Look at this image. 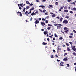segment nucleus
<instances>
[{
  "mask_svg": "<svg viewBox=\"0 0 76 76\" xmlns=\"http://www.w3.org/2000/svg\"><path fill=\"white\" fill-rule=\"evenodd\" d=\"M63 23H64L65 24H67L69 23V21L66 20H64L63 22Z\"/></svg>",
  "mask_w": 76,
  "mask_h": 76,
  "instance_id": "nucleus-1",
  "label": "nucleus"
},
{
  "mask_svg": "<svg viewBox=\"0 0 76 76\" xmlns=\"http://www.w3.org/2000/svg\"><path fill=\"white\" fill-rule=\"evenodd\" d=\"M17 13V14L18 15H19V13L20 16H22V13L21 12L18 11Z\"/></svg>",
  "mask_w": 76,
  "mask_h": 76,
  "instance_id": "nucleus-2",
  "label": "nucleus"
},
{
  "mask_svg": "<svg viewBox=\"0 0 76 76\" xmlns=\"http://www.w3.org/2000/svg\"><path fill=\"white\" fill-rule=\"evenodd\" d=\"M63 8H64V6H62V7L60 8V9L59 10V11L60 12H62L61 10H62Z\"/></svg>",
  "mask_w": 76,
  "mask_h": 76,
  "instance_id": "nucleus-3",
  "label": "nucleus"
},
{
  "mask_svg": "<svg viewBox=\"0 0 76 76\" xmlns=\"http://www.w3.org/2000/svg\"><path fill=\"white\" fill-rule=\"evenodd\" d=\"M39 21H38V20H36V21L35 22V24L36 25V24H37V23H39Z\"/></svg>",
  "mask_w": 76,
  "mask_h": 76,
  "instance_id": "nucleus-4",
  "label": "nucleus"
},
{
  "mask_svg": "<svg viewBox=\"0 0 76 76\" xmlns=\"http://www.w3.org/2000/svg\"><path fill=\"white\" fill-rule=\"evenodd\" d=\"M67 57H66L64 59H63V60L64 61H67V60H67Z\"/></svg>",
  "mask_w": 76,
  "mask_h": 76,
  "instance_id": "nucleus-5",
  "label": "nucleus"
},
{
  "mask_svg": "<svg viewBox=\"0 0 76 76\" xmlns=\"http://www.w3.org/2000/svg\"><path fill=\"white\" fill-rule=\"evenodd\" d=\"M44 34H45V35H47V34H48V32H47V31H44Z\"/></svg>",
  "mask_w": 76,
  "mask_h": 76,
  "instance_id": "nucleus-6",
  "label": "nucleus"
},
{
  "mask_svg": "<svg viewBox=\"0 0 76 76\" xmlns=\"http://www.w3.org/2000/svg\"><path fill=\"white\" fill-rule=\"evenodd\" d=\"M41 23L42 25V26H44V25H45V23L41 22Z\"/></svg>",
  "mask_w": 76,
  "mask_h": 76,
  "instance_id": "nucleus-7",
  "label": "nucleus"
},
{
  "mask_svg": "<svg viewBox=\"0 0 76 76\" xmlns=\"http://www.w3.org/2000/svg\"><path fill=\"white\" fill-rule=\"evenodd\" d=\"M61 28V26H58L57 27V28L58 29H60Z\"/></svg>",
  "mask_w": 76,
  "mask_h": 76,
  "instance_id": "nucleus-8",
  "label": "nucleus"
},
{
  "mask_svg": "<svg viewBox=\"0 0 76 76\" xmlns=\"http://www.w3.org/2000/svg\"><path fill=\"white\" fill-rule=\"evenodd\" d=\"M28 11H26L25 12V15H27V16H29V15L28 14H28Z\"/></svg>",
  "mask_w": 76,
  "mask_h": 76,
  "instance_id": "nucleus-9",
  "label": "nucleus"
},
{
  "mask_svg": "<svg viewBox=\"0 0 76 76\" xmlns=\"http://www.w3.org/2000/svg\"><path fill=\"white\" fill-rule=\"evenodd\" d=\"M72 10L73 11H76V8L75 7H74L72 9Z\"/></svg>",
  "mask_w": 76,
  "mask_h": 76,
  "instance_id": "nucleus-10",
  "label": "nucleus"
},
{
  "mask_svg": "<svg viewBox=\"0 0 76 76\" xmlns=\"http://www.w3.org/2000/svg\"><path fill=\"white\" fill-rule=\"evenodd\" d=\"M67 29H68V28L66 27L64 28L63 30H65V31H66V30H67Z\"/></svg>",
  "mask_w": 76,
  "mask_h": 76,
  "instance_id": "nucleus-11",
  "label": "nucleus"
},
{
  "mask_svg": "<svg viewBox=\"0 0 76 76\" xmlns=\"http://www.w3.org/2000/svg\"><path fill=\"white\" fill-rule=\"evenodd\" d=\"M61 50V48H59V47H58L57 48V51H58L59 50Z\"/></svg>",
  "mask_w": 76,
  "mask_h": 76,
  "instance_id": "nucleus-12",
  "label": "nucleus"
},
{
  "mask_svg": "<svg viewBox=\"0 0 76 76\" xmlns=\"http://www.w3.org/2000/svg\"><path fill=\"white\" fill-rule=\"evenodd\" d=\"M72 49L74 51H76V49L75 47H73L72 48Z\"/></svg>",
  "mask_w": 76,
  "mask_h": 76,
  "instance_id": "nucleus-13",
  "label": "nucleus"
},
{
  "mask_svg": "<svg viewBox=\"0 0 76 76\" xmlns=\"http://www.w3.org/2000/svg\"><path fill=\"white\" fill-rule=\"evenodd\" d=\"M40 7H41L42 8H43L45 7V6L44 5H40L39 6Z\"/></svg>",
  "mask_w": 76,
  "mask_h": 76,
  "instance_id": "nucleus-14",
  "label": "nucleus"
},
{
  "mask_svg": "<svg viewBox=\"0 0 76 76\" xmlns=\"http://www.w3.org/2000/svg\"><path fill=\"white\" fill-rule=\"evenodd\" d=\"M66 49L68 51H70V49L69 48H67Z\"/></svg>",
  "mask_w": 76,
  "mask_h": 76,
  "instance_id": "nucleus-15",
  "label": "nucleus"
},
{
  "mask_svg": "<svg viewBox=\"0 0 76 76\" xmlns=\"http://www.w3.org/2000/svg\"><path fill=\"white\" fill-rule=\"evenodd\" d=\"M36 15V13L35 14V13L34 12L31 14V16H34V15Z\"/></svg>",
  "mask_w": 76,
  "mask_h": 76,
  "instance_id": "nucleus-16",
  "label": "nucleus"
},
{
  "mask_svg": "<svg viewBox=\"0 0 76 76\" xmlns=\"http://www.w3.org/2000/svg\"><path fill=\"white\" fill-rule=\"evenodd\" d=\"M64 9H65V10H67V7L66 6H65Z\"/></svg>",
  "mask_w": 76,
  "mask_h": 76,
  "instance_id": "nucleus-17",
  "label": "nucleus"
},
{
  "mask_svg": "<svg viewBox=\"0 0 76 76\" xmlns=\"http://www.w3.org/2000/svg\"><path fill=\"white\" fill-rule=\"evenodd\" d=\"M69 31V30H67L66 31L65 30L64 31V32H65L66 33V34L68 33V32Z\"/></svg>",
  "mask_w": 76,
  "mask_h": 76,
  "instance_id": "nucleus-18",
  "label": "nucleus"
},
{
  "mask_svg": "<svg viewBox=\"0 0 76 76\" xmlns=\"http://www.w3.org/2000/svg\"><path fill=\"white\" fill-rule=\"evenodd\" d=\"M34 10V7H32L30 9V10Z\"/></svg>",
  "mask_w": 76,
  "mask_h": 76,
  "instance_id": "nucleus-19",
  "label": "nucleus"
},
{
  "mask_svg": "<svg viewBox=\"0 0 76 76\" xmlns=\"http://www.w3.org/2000/svg\"><path fill=\"white\" fill-rule=\"evenodd\" d=\"M51 16L53 18H54V17H55L56 16V14L52 15Z\"/></svg>",
  "mask_w": 76,
  "mask_h": 76,
  "instance_id": "nucleus-20",
  "label": "nucleus"
},
{
  "mask_svg": "<svg viewBox=\"0 0 76 76\" xmlns=\"http://www.w3.org/2000/svg\"><path fill=\"white\" fill-rule=\"evenodd\" d=\"M65 44L66 45H67V46H69V45H70L68 43H66Z\"/></svg>",
  "mask_w": 76,
  "mask_h": 76,
  "instance_id": "nucleus-21",
  "label": "nucleus"
},
{
  "mask_svg": "<svg viewBox=\"0 0 76 76\" xmlns=\"http://www.w3.org/2000/svg\"><path fill=\"white\" fill-rule=\"evenodd\" d=\"M62 20H63V18L61 17L60 18V22H62Z\"/></svg>",
  "mask_w": 76,
  "mask_h": 76,
  "instance_id": "nucleus-22",
  "label": "nucleus"
},
{
  "mask_svg": "<svg viewBox=\"0 0 76 76\" xmlns=\"http://www.w3.org/2000/svg\"><path fill=\"white\" fill-rule=\"evenodd\" d=\"M64 12H69V10H64Z\"/></svg>",
  "mask_w": 76,
  "mask_h": 76,
  "instance_id": "nucleus-23",
  "label": "nucleus"
},
{
  "mask_svg": "<svg viewBox=\"0 0 76 76\" xmlns=\"http://www.w3.org/2000/svg\"><path fill=\"white\" fill-rule=\"evenodd\" d=\"M26 4H30V3H29V1H26Z\"/></svg>",
  "mask_w": 76,
  "mask_h": 76,
  "instance_id": "nucleus-24",
  "label": "nucleus"
},
{
  "mask_svg": "<svg viewBox=\"0 0 76 76\" xmlns=\"http://www.w3.org/2000/svg\"><path fill=\"white\" fill-rule=\"evenodd\" d=\"M47 29L48 30H50L51 29V27H48V28H47Z\"/></svg>",
  "mask_w": 76,
  "mask_h": 76,
  "instance_id": "nucleus-25",
  "label": "nucleus"
},
{
  "mask_svg": "<svg viewBox=\"0 0 76 76\" xmlns=\"http://www.w3.org/2000/svg\"><path fill=\"white\" fill-rule=\"evenodd\" d=\"M69 38H73V36H69Z\"/></svg>",
  "mask_w": 76,
  "mask_h": 76,
  "instance_id": "nucleus-26",
  "label": "nucleus"
},
{
  "mask_svg": "<svg viewBox=\"0 0 76 76\" xmlns=\"http://www.w3.org/2000/svg\"><path fill=\"white\" fill-rule=\"evenodd\" d=\"M51 58H54V56H53V55H51Z\"/></svg>",
  "mask_w": 76,
  "mask_h": 76,
  "instance_id": "nucleus-27",
  "label": "nucleus"
},
{
  "mask_svg": "<svg viewBox=\"0 0 76 76\" xmlns=\"http://www.w3.org/2000/svg\"><path fill=\"white\" fill-rule=\"evenodd\" d=\"M65 18H66V19H69V18H70L69 17V16H66L65 17Z\"/></svg>",
  "mask_w": 76,
  "mask_h": 76,
  "instance_id": "nucleus-28",
  "label": "nucleus"
},
{
  "mask_svg": "<svg viewBox=\"0 0 76 76\" xmlns=\"http://www.w3.org/2000/svg\"><path fill=\"white\" fill-rule=\"evenodd\" d=\"M29 7H29V6H27L26 7V9H29Z\"/></svg>",
  "mask_w": 76,
  "mask_h": 76,
  "instance_id": "nucleus-29",
  "label": "nucleus"
},
{
  "mask_svg": "<svg viewBox=\"0 0 76 76\" xmlns=\"http://www.w3.org/2000/svg\"><path fill=\"white\" fill-rule=\"evenodd\" d=\"M48 26H52V25L51 24H48Z\"/></svg>",
  "mask_w": 76,
  "mask_h": 76,
  "instance_id": "nucleus-30",
  "label": "nucleus"
},
{
  "mask_svg": "<svg viewBox=\"0 0 76 76\" xmlns=\"http://www.w3.org/2000/svg\"><path fill=\"white\" fill-rule=\"evenodd\" d=\"M42 44L43 45H46V44H47V43H45L44 42H43Z\"/></svg>",
  "mask_w": 76,
  "mask_h": 76,
  "instance_id": "nucleus-31",
  "label": "nucleus"
},
{
  "mask_svg": "<svg viewBox=\"0 0 76 76\" xmlns=\"http://www.w3.org/2000/svg\"><path fill=\"white\" fill-rule=\"evenodd\" d=\"M69 13H71L72 14H73V12L71 11H70Z\"/></svg>",
  "mask_w": 76,
  "mask_h": 76,
  "instance_id": "nucleus-32",
  "label": "nucleus"
},
{
  "mask_svg": "<svg viewBox=\"0 0 76 76\" xmlns=\"http://www.w3.org/2000/svg\"><path fill=\"white\" fill-rule=\"evenodd\" d=\"M66 55H67V53H65L64 54V56H66Z\"/></svg>",
  "mask_w": 76,
  "mask_h": 76,
  "instance_id": "nucleus-33",
  "label": "nucleus"
},
{
  "mask_svg": "<svg viewBox=\"0 0 76 76\" xmlns=\"http://www.w3.org/2000/svg\"><path fill=\"white\" fill-rule=\"evenodd\" d=\"M55 4L56 5H58V2H56L55 3Z\"/></svg>",
  "mask_w": 76,
  "mask_h": 76,
  "instance_id": "nucleus-34",
  "label": "nucleus"
},
{
  "mask_svg": "<svg viewBox=\"0 0 76 76\" xmlns=\"http://www.w3.org/2000/svg\"><path fill=\"white\" fill-rule=\"evenodd\" d=\"M60 66H64V65L62 64H61V63H60Z\"/></svg>",
  "mask_w": 76,
  "mask_h": 76,
  "instance_id": "nucleus-35",
  "label": "nucleus"
},
{
  "mask_svg": "<svg viewBox=\"0 0 76 76\" xmlns=\"http://www.w3.org/2000/svg\"><path fill=\"white\" fill-rule=\"evenodd\" d=\"M54 35H55V37H58V36H57V34H55Z\"/></svg>",
  "mask_w": 76,
  "mask_h": 76,
  "instance_id": "nucleus-36",
  "label": "nucleus"
},
{
  "mask_svg": "<svg viewBox=\"0 0 76 76\" xmlns=\"http://www.w3.org/2000/svg\"><path fill=\"white\" fill-rule=\"evenodd\" d=\"M73 32H74V33H75V34H76V31L75 30H73Z\"/></svg>",
  "mask_w": 76,
  "mask_h": 76,
  "instance_id": "nucleus-37",
  "label": "nucleus"
},
{
  "mask_svg": "<svg viewBox=\"0 0 76 76\" xmlns=\"http://www.w3.org/2000/svg\"><path fill=\"white\" fill-rule=\"evenodd\" d=\"M39 10L42 13H43V11H42V10H40V9H39Z\"/></svg>",
  "mask_w": 76,
  "mask_h": 76,
  "instance_id": "nucleus-38",
  "label": "nucleus"
},
{
  "mask_svg": "<svg viewBox=\"0 0 76 76\" xmlns=\"http://www.w3.org/2000/svg\"><path fill=\"white\" fill-rule=\"evenodd\" d=\"M33 5V4L31 3V4H30V6H31Z\"/></svg>",
  "mask_w": 76,
  "mask_h": 76,
  "instance_id": "nucleus-39",
  "label": "nucleus"
},
{
  "mask_svg": "<svg viewBox=\"0 0 76 76\" xmlns=\"http://www.w3.org/2000/svg\"><path fill=\"white\" fill-rule=\"evenodd\" d=\"M45 22H46V23H48V20H46L45 21Z\"/></svg>",
  "mask_w": 76,
  "mask_h": 76,
  "instance_id": "nucleus-40",
  "label": "nucleus"
},
{
  "mask_svg": "<svg viewBox=\"0 0 76 76\" xmlns=\"http://www.w3.org/2000/svg\"><path fill=\"white\" fill-rule=\"evenodd\" d=\"M59 39H60V40H62V39H63V37H61L59 38Z\"/></svg>",
  "mask_w": 76,
  "mask_h": 76,
  "instance_id": "nucleus-41",
  "label": "nucleus"
},
{
  "mask_svg": "<svg viewBox=\"0 0 76 76\" xmlns=\"http://www.w3.org/2000/svg\"><path fill=\"white\" fill-rule=\"evenodd\" d=\"M30 19V21H32V17H31Z\"/></svg>",
  "mask_w": 76,
  "mask_h": 76,
  "instance_id": "nucleus-42",
  "label": "nucleus"
},
{
  "mask_svg": "<svg viewBox=\"0 0 76 76\" xmlns=\"http://www.w3.org/2000/svg\"><path fill=\"white\" fill-rule=\"evenodd\" d=\"M26 8H24V10H23V12H25V10Z\"/></svg>",
  "mask_w": 76,
  "mask_h": 76,
  "instance_id": "nucleus-43",
  "label": "nucleus"
},
{
  "mask_svg": "<svg viewBox=\"0 0 76 76\" xmlns=\"http://www.w3.org/2000/svg\"><path fill=\"white\" fill-rule=\"evenodd\" d=\"M67 1L68 2H70L72 1V0H68Z\"/></svg>",
  "mask_w": 76,
  "mask_h": 76,
  "instance_id": "nucleus-44",
  "label": "nucleus"
},
{
  "mask_svg": "<svg viewBox=\"0 0 76 76\" xmlns=\"http://www.w3.org/2000/svg\"><path fill=\"white\" fill-rule=\"evenodd\" d=\"M70 35H71L72 36H73V33H70Z\"/></svg>",
  "mask_w": 76,
  "mask_h": 76,
  "instance_id": "nucleus-45",
  "label": "nucleus"
},
{
  "mask_svg": "<svg viewBox=\"0 0 76 76\" xmlns=\"http://www.w3.org/2000/svg\"><path fill=\"white\" fill-rule=\"evenodd\" d=\"M19 9L20 10H22V8H21V7H19Z\"/></svg>",
  "mask_w": 76,
  "mask_h": 76,
  "instance_id": "nucleus-46",
  "label": "nucleus"
},
{
  "mask_svg": "<svg viewBox=\"0 0 76 76\" xmlns=\"http://www.w3.org/2000/svg\"><path fill=\"white\" fill-rule=\"evenodd\" d=\"M66 65H67V67H70V65L69 64H67Z\"/></svg>",
  "mask_w": 76,
  "mask_h": 76,
  "instance_id": "nucleus-47",
  "label": "nucleus"
},
{
  "mask_svg": "<svg viewBox=\"0 0 76 76\" xmlns=\"http://www.w3.org/2000/svg\"><path fill=\"white\" fill-rule=\"evenodd\" d=\"M54 26H58V24H55L54 25Z\"/></svg>",
  "mask_w": 76,
  "mask_h": 76,
  "instance_id": "nucleus-48",
  "label": "nucleus"
},
{
  "mask_svg": "<svg viewBox=\"0 0 76 76\" xmlns=\"http://www.w3.org/2000/svg\"><path fill=\"white\" fill-rule=\"evenodd\" d=\"M55 57H58V56L57 55H56Z\"/></svg>",
  "mask_w": 76,
  "mask_h": 76,
  "instance_id": "nucleus-49",
  "label": "nucleus"
},
{
  "mask_svg": "<svg viewBox=\"0 0 76 76\" xmlns=\"http://www.w3.org/2000/svg\"><path fill=\"white\" fill-rule=\"evenodd\" d=\"M23 3L20 4V6H21V7H22V5H23Z\"/></svg>",
  "mask_w": 76,
  "mask_h": 76,
  "instance_id": "nucleus-50",
  "label": "nucleus"
},
{
  "mask_svg": "<svg viewBox=\"0 0 76 76\" xmlns=\"http://www.w3.org/2000/svg\"><path fill=\"white\" fill-rule=\"evenodd\" d=\"M49 6L50 7H53V5H49Z\"/></svg>",
  "mask_w": 76,
  "mask_h": 76,
  "instance_id": "nucleus-51",
  "label": "nucleus"
},
{
  "mask_svg": "<svg viewBox=\"0 0 76 76\" xmlns=\"http://www.w3.org/2000/svg\"><path fill=\"white\" fill-rule=\"evenodd\" d=\"M69 43L71 44V45H72V42H69Z\"/></svg>",
  "mask_w": 76,
  "mask_h": 76,
  "instance_id": "nucleus-52",
  "label": "nucleus"
},
{
  "mask_svg": "<svg viewBox=\"0 0 76 76\" xmlns=\"http://www.w3.org/2000/svg\"><path fill=\"white\" fill-rule=\"evenodd\" d=\"M46 1V0H43L42 1V2H45Z\"/></svg>",
  "mask_w": 76,
  "mask_h": 76,
  "instance_id": "nucleus-53",
  "label": "nucleus"
},
{
  "mask_svg": "<svg viewBox=\"0 0 76 76\" xmlns=\"http://www.w3.org/2000/svg\"><path fill=\"white\" fill-rule=\"evenodd\" d=\"M57 61L58 62H59V61H60V60H58V59H57Z\"/></svg>",
  "mask_w": 76,
  "mask_h": 76,
  "instance_id": "nucleus-54",
  "label": "nucleus"
},
{
  "mask_svg": "<svg viewBox=\"0 0 76 76\" xmlns=\"http://www.w3.org/2000/svg\"><path fill=\"white\" fill-rule=\"evenodd\" d=\"M46 11V10H43V13H45V12Z\"/></svg>",
  "mask_w": 76,
  "mask_h": 76,
  "instance_id": "nucleus-55",
  "label": "nucleus"
},
{
  "mask_svg": "<svg viewBox=\"0 0 76 76\" xmlns=\"http://www.w3.org/2000/svg\"><path fill=\"white\" fill-rule=\"evenodd\" d=\"M53 40L54 41H55V40H56V39H55V37H54L53 38Z\"/></svg>",
  "mask_w": 76,
  "mask_h": 76,
  "instance_id": "nucleus-56",
  "label": "nucleus"
},
{
  "mask_svg": "<svg viewBox=\"0 0 76 76\" xmlns=\"http://www.w3.org/2000/svg\"><path fill=\"white\" fill-rule=\"evenodd\" d=\"M49 18V17L48 16H47L45 18L46 19H47V18Z\"/></svg>",
  "mask_w": 76,
  "mask_h": 76,
  "instance_id": "nucleus-57",
  "label": "nucleus"
},
{
  "mask_svg": "<svg viewBox=\"0 0 76 76\" xmlns=\"http://www.w3.org/2000/svg\"><path fill=\"white\" fill-rule=\"evenodd\" d=\"M75 2H73L72 3V4H74V5H75Z\"/></svg>",
  "mask_w": 76,
  "mask_h": 76,
  "instance_id": "nucleus-58",
  "label": "nucleus"
},
{
  "mask_svg": "<svg viewBox=\"0 0 76 76\" xmlns=\"http://www.w3.org/2000/svg\"><path fill=\"white\" fill-rule=\"evenodd\" d=\"M45 19H44V18H42V20H44V21H45Z\"/></svg>",
  "mask_w": 76,
  "mask_h": 76,
  "instance_id": "nucleus-59",
  "label": "nucleus"
},
{
  "mask_svg": "<svg viewBox=\"0 0 76 76\" xmlns=\"http://www.w3.org/2000/svg\"><path fill=\"white\" fill-rule=\"evenodd\" d=\"M36 2H39V0H36Z\"/></svg>",
  "mask_w": 76,
  "mask_h": 76,
  "instance_id": "nucleus-60",
  "label": "nucleus"
},
{
  "mask_svg": "<svg viewBox=\"0 0 76 76\" xmlns=\"http://www.w3.org/2000/svg\"><path fill=\"white\" fill-rule=\"evenodd\" d=\"M47 39V41H49V38H48Z\"/></svg>",
  "mask_w": 76,
  "mask_h": 76,
  "instance_id": "nucleus-61",
  "label": "nucleus"
},
{
  "mask_svg": "<svg viewBox=\"0 0 76 76\" xmlns=\"http://www.w3.org/2000/svg\"><path fill=\"white\" fill-rule=\"evenodd\" d=\"M57 19H60V17H57Z\"/></svg>",
  "mask_w": 76,
  "mask_h": 76,
  "instance_id": "nucleus-62",
  "label": "nucleus"
},
{
  "mask_svg": "<svg viewBox=\"0 0 76 76\" xmlns=\"http://www.w3.org/2000/svg\"><path fill=\"white\" fill-rule=\"evenodd\" d=\"M58 25L59 26H62L63 25H61V24H58Z\"/></svg>",
  "mask_w": 76,
  "mask_h": 76,
  "instance_id": "nucleus-63",
  "label": "nucleus"
},
{
  "mask_svg": "<svg viewBox=\"0 0 76 76\" xmlns=\"http://www.w3.org/2000/svg\"><path fill=\"white\" fill-rule=\"evenodd\" d=\"M73 55H74V56H76V53H73Z\"/></svg>",
  "mask_w": 76,
  "mask_h": 76,
  "instance_id": "nucleus-64",
  "label": "nucleus"
}]
</instances>
